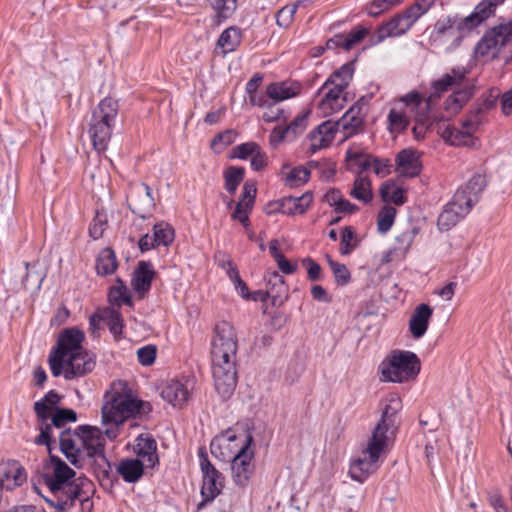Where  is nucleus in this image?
<instances>
[{
    "label": "nucleus",
    "instance_id": "obj_1",
    "mask_svg": "<svg viewBox=\"0 0 512 512\" xmlns=\"http://www.w3.org/2000/svg\"><path fill=\"white\" fill-rule=\"evenodd\" d=\"M237 349L234 328L225 321L217 324L211 348L212 374L215 389L223 399L230 398L237 385Z\"/></svg>",
    "mask_w": 512,
    "mask_h": 512
},
{
    "label": "nucleus",
    "instance_id": "obj_2",
    "mask_svg": "<svg viewBox=\"0 0 512 512\" xmlns=\"http://www.w3.org/2000/svg\"><path fill=\"white\" fill-rule=\"evenodd\" d=\"M106 439L103 431L91 425H79L76 429H64L59 435L61 453L76 469H82L86 457L105 452Z\"/></svg>",
    "mask_w": 512,
    "mask_h": 512
},
{
    "label": "nucleus",
    "instance_id": "obj_3",
    "mask_svg": "<svg viewBox=\"0 0 512 512\" xmlns=\"http://www.w3.org/2000/svg\"><path fill=\"white\" fill-rule=\"evenodd\" d=\"M494 13L490 8V4L482 0L475 6L473 12L466 17H460L456 14L438 19L433 26L431 38L434 41H441L442 37L447 33L450 35L456 33L451 44L446 48L447 52H452L460 46L466 33L481 25Z\"/></svg>",
    "mask_w": 512,
    "mask_h": 512
},
{
    "label": "nucleus",
    "instance_id": "obj_4",
    "mask_svg": "<svg viewBox=\"0 0 512 512\" xmlns=\"http://www.w3.org/2000/svg\"><path fill=\"white\" fill-rule=\"evenodd\" d=\"M152 410L150 403L138 400L131 394L107 391L101 408L104 425H123L129 418L147 414Z\"/></svg>",
    "mask_w": 512,
    "mask_h": 512
},
{
    "label": "nucleus",
    "instance_id": "obj_5",
    "mask_svg": "<svg viewBox=\"0 0 512 512\" xmlns=\"http://www.w3.org/2000/svg\"><path fill=\"white\" fill-rule=\"evenodd\" d=\"M469 70L464 66H457L451 69L450 73L444 74L441 78L432 82L433 95L440 97L455 85L463 84L445 101V108L457 113L473 97L476 91L474 80H467Z\"/></svg>",
    "mask_w": 512,
    "mask_h": 512
},
{
    "label": "nucleus",
    "instance_id": "obj_6",
    "mask_svg": "<svg viewBox=\"0 0 512 512\" xmlns=\"http://www.w3.org/2000/svg\"><path fill=\"white\" fill-rule=\"evenodd\" d=\"M118 111V101L112 97L102 99L92 111L88 133L96 151L103 152L107 149Z\"/></svg>",
    "mask_w": 512,
    "mask_h": 512
},
{
    "label": "nucleus",
    "instance_id": "obj_7",
    "mask_svg": "<svg viewBox=\"0 0 512 512\" xmlns=\"http://www.w3.org/2000/svg\"><path fill=\"white\" fill-rule=\"evenodd\" d=\"M421 362L419 357L404 350H394L387 361L381 365V373L384 381L402 383L414 379L420 372Z\"/></svg>",
    "mask_w": 512,
    "mask_h": 512
},
{
    "label": "nucleus",
    "instance_id": "obj_8",
    "mask_svg": "<svg viewBox=\"0 0 512 512\" xmlns=\"http://www.w3.org/2000/svg\"><path fill=\"white\" fill-rule=\"evenodd\" d=\"M84 339L85 334L78 327L65 328L59 333L56 346L48 356V363L54 377H59L62 372L63 358L86 351L82 345Z\"/></svg>",
    "mask_w": 512,
    "mask_h": 512
},
{
    "label": "nucleus",
    "instance_id": "obj_9",
    "mask_svg": "<svg viewBox=\"0 0 512 512\" xmlns=\"http://www.w3.org/2000/svg\"><path fill=\"white\" fill-rule=\"evenodd\" d=\"M388 445L385 441L371 436L366 449L363 451L367 457L357 458L351 463L349 468L350 477L359 483H364L368 476L378 469V461L381 455L387 451Z\"/></svg>",
    "mask_w": 512,
    "mask_h": 512
},
{
    "label": "nucleus",
    "instance_id": "obj_10",
    "mask_svg": "<svg viewBox=\"0 0 512 512\" xmlns=\"http://www.w3.org/2000/svg\"><path fill=\"white\" fill-rule=\"evenodd\" d=\"M254 444V437L247 433L244 445L239 449L231 460L232 478L235 485L246 487L255 473V463L253 461L255 452L251 449Z\"/></svg>",
    "mask_w": 512,
    "mask_h": 512
},
{
    "label": "nucleus",
    "instance_id": "obj_11",
    "mask_svg": "<svg viewBox=\"0 0 512 512\" xmlns=\"http://www.w3.org/2000/svg\"><path fill=\"white\" fill-rule=\"evenodd\" d=\"M43 468L44 470H52L43 473L42 479L53 494L61 492L76 479V472L63 459L53 453L49 454L48 459L44 461Z\"/></svg>",
    "mask_w": 512,
    "mask_h": 512
},
{
    "label": "nucleus",
    "instance_id": "obj_12",
    "mask_svg": "<svg viewBox=\"0 0 512 512\" xmlns=\"http://www.w3.org/2000/svg\"><path fill=\"white\" fill-rule=\"evenodd\" d=\"M402 409V402L398 397H391L384 406L381 418L372 431L371 436L389 444L394 439L399 426L398 413Z\"/></svg>",
    "mask_w": 512,
    "mask_h": 512
},
{
    "label": "nucleus",
    "instance_id": "obj_13",
    "mask_svg": "<svg viewBox=\"0 0 512 512\" xmlns=\"http://www.w3.org/2000/svg\"><path fill=\"white\" fill-rule=\"evenodd\" d=\"M199 465L202 473L201 490L216 498L225 485L224 475L210 462L205 446L198 448Z\"/></svg>",
    "mask_w": 512,
    "mask_h": 512
},
{
    "label": "nucleus",
    "instance_id": "obj_14",
    "mask_svg": "<svg viewBox=\"0 0 512 512\" xmlns=\"http://www.w3.org/2000/svg\"><path fill=\"white\" fill-rule=\"evenodd\" d=\"M471 200L464 201L461 193H455L450 202H448L437 219V225L440 231H448L454 227L470 211Z\"/></svg>",
    "mask_w": 512,
    "mask_h": 512
},
{
    "label": "nucleus",
    "instance_id": "obj_15",
    "mask_svg": "<svg viewBox=\"0 0 512 512\" xmlns=\"http://www.w3.org/2000/svg\"><path fill=\"white\" fill-rule=\"evenodd\" d=\"M512 28L509 25L500 24L487 31L475 46V53L486 56L492 49L498 52L512 42Z\"/></svg>",
    "mask_w": 512,
    "mask_h": 512
},
{
    "label": "nucleus",
    "instance_id": "obj_16",
    "mask_svg": "<svg viewBox=\"0 0 512 512\" xmlns=\"http://www.w3.org/2000/svg\"><path fill=\"white\" fill-rule=\"evenodd\" d=\"M60 376L73 380L92 372L96 366L95 356L89 351H83L63 358Z\"/></svg>",
    "mask_w": 512,
    "mask_h": 512
},
{
    "label": "nucleus",
    "instance_id": "obj_17",
    "mask_svg": "<svg viewBox=\"0 0 512 512\" xmlns=\"http://www.w3.org/2000/svg\"><path fill=\"white\" fill-rule=\"evenodd\" d=\"M27 479V474L16 460L0 463V486L11 491L21 486Z\"/></svg>",
    "mask_w": 512,
    "mask_h": 512
},
{
    "label": "nucleus",
    "instance_id": "obj_18",
    "mask_svg": "<svg viewBox=\"0 0 512 512\" xmlns=\"http://www.w3.org/2000/svg\"><path fill=\"white\" fill-rule=\"evenodd\" d=\"M396 171L403 177L414 178L421 173L422 163L418 152L413 148L399 151L395 157Z\"/></svg>",
    "mask_w": 512,
    "mask_h": 512
},
{
    "label": "nucleus",
    "instance_id": "obj_19",
    "mask_svg": "<svg viewBox=\"0 0 512 512\" xmlns=\"http://www.w3.org/2000/svg\"><path fill=\"white\" fill-rule=\"evenodd\" d=\"M134 193L137 194V199L133 198L128 207L133 214L145 220L151 216V212L155 208L152 189L148 184L141 183L135 188Z\"/></svg>",
    "mask_w": 512,
    "mask_h": 512
},
{
    "label": "nucleus",
    "instance_id": "obj_20",
    "mask_svg": "<svg viewBox=\"0 0 512 512\" xmlns=\"http://www.w3.org/2000/svg\"><path fill=\"white\" fill-rule=\"evenodd\" d=\"M156 271L150 261H139L132 274V287L140 298L145 297L151 289Z\"/></svg>",
    "mask_w": 512,
    "mask_h": 512
},
{
    "label": "nucleus",
    "instance_id": "obj_21",
    "mask_svg": "<svg viewBox=\"0 0 512 512\" xmlns=\"http://www.w3.org/2000/svg\"><path fill=\"white\" fill-rule=\"evenodd\" d=\"M414 23L415 21L406 11L395 15L377 29L376 43H380L388 37L400 36L406 33Z\"/></svg>",
    "mask_w": 512,
    "mask_h": 512
},
{
    "label": "nucleus",
    "instance_id": "obj_22",
    "mask_svg": "<svg viewBox=\"0 0 512 512\" xmlns=\"http://www.w3.org/2000/svg\"><path fill=\"white\" fill-rule=\"evenodd\" d=\"M134 451L136 455L147 461L148 466L155 468L159 465L157 442L149 433H142L135 439Z\"/></svg>",
    "mask_w": 512,
    "mask_h": 512
},
{
    "label": "nucleus",
    "instance_id": "obj_23",
    "mask_svg": "<svg viewBox=\"0 0 512 512\" xmlns=\"http://www.w3.org/2000/svg\"><path fill=\"white\" fill-rule=\"evenodd\" d=\"M432 314L433 310L428 304L422 303L415 308L409 321V331L415 339L425 335Z\"/></svg>",
    "mask_w": 512,
    "mask_h": 512
},
{
    "label": "nucleus",
    "instance_id": "obj_24",
    "mask_svg": "<svg viewBox=\"0 0 512 512\" xmlns=\"http://www.w3.org/2000/svg\"><path fill=\"white\" fill-rule=\"evenodd\" d=\"M116 472L126 483H136L143 477L145 466L139 458H123L119 461Z\"/></svg>",
    "mask_w": 512,
    "mask_h": 512
},
{
    "label": "nucleus",
    "instance_id": "obj_25",
    "mask_svg": "<svg viewBox=\"0 0 512 512\" xmlns=\"http://www.w3.org/2000/svg\"><path fill=\"white\" fill-rule=\"evenodd\" d=\"M299 91L300 84L297 82H272L266 87L267 101L277 104L298 95Z\"/></svg>",
    "mask_w": 512,
    "mask_h": 512
},
{
    "label": "nucleus",
    "instance_id": "obj_26",
    "mask_svg": "<svg viewBox=\"0 0 512 512\" xmlns=\"http://www.w3.org/2000/svg\"><path fill=\"white\" fill-rule=\"evenodd\" d=\"M68 502L72 503L74 507L76 500H81L86 494H94V484L85 475L79 476L74 479L69 485L61 491Z\"/></svg>",
    "mask_w": 512,
    "mask_h": 512
},
{
    "label": "nucleus",
    "instance_id": "obj_27",
    "mask_svg": "<svg viewBox=\"0 0 512 512\" xmlns=\"http://www.w3.org/2000/svg\"><path fill=\"white\" fill-rule=\"evenodd\" d=\"M161 397L174 407L181 408L189 399V390L182 382L172 380L162 389Z\"/></svg>",
    "mask_w": 512,
    "mask_h": 512
},
{
    "label": "nucleus",
    "instance_id": "obj_28",
    "mask_svg": "<svg viewBox=\"0 0 512 512\" xmlns=\"http://www.w3.org/2000/svg\"><path fill=\"white\" fill-rule=\"evenodd\" d=\"M355 62L356 59L343 64L340 68L335 70L324 82V84L318 89L317 94H321L328 87L335 84L347 89V87L349 86L350 82L353 79V75L355 72Z\"/></svg>",
    "mask_w": 512,
    "mask_h": 512
},
{
    "label": "nucleus",
    "instance_id": "obj_29",
    "mask_svg": "<svg viewBox=\"0 0 512 512\" xmlns=\"http://www.w3.org/2000/svg\"><path fill=\"white\" fill-rule=\"evenodd\" d=\"M328 87L323 96L319 101L318 107L324 113L337 112L343 108V103L347 101L346 95H342L345 88L338 85H332Z\"/></svg>",
    "mask_w": 512,
    "mask_h": 512
},
{
    "label": "nucleus",
    "instance_id": "obj_30",
    "mask_svg": "<svg viewBox=\"0 0 512 512\" xmlns=\"http://www.w3.org/2000/svg\"><path fill=\"white\" fill-rule=\"evenodd\" d=\"M487 185L485 176L481 174L473 175L465 186L460 187L455 193H461L464 201L471 200L470 209L479 201L480 195Z\"/></svg>",
    "mask_w": 512,
    "mask_h": 512
},
{
    "label": "nucleus",
    "instance_id": "obj_31",
    "mask_svg": "<svg viewBox=\"0 0 512 512\" xmlns=\"http://www.w3.org/2000/svg\"><path fill=\"white\" fill-rule=\"evenodd\" d=\"M312 193L305 192L301 196H285L281 198L282 214H304L312 202Z\"/></svg>",
    "mask_w": 512,
    "mask_h": 512
},
{
    "label": "nucleus",
    "instance_id": "obj_32",
    "mask_svg": "<svg viewBox=\"0 0 512 512\" xmlns=\"http://www.w3.org/2000/svg\"><path fill=\"white\" fill-rule=\"evenodd\" d=\"M63 396L55 390L48 391L43 398L34 403L33 409L37 418L50 417V413H53L62 400Z\"/></svg>",
    "mask_w": 512,
    "mask_h": 512
},
{
    "label": "nucleus",
    "instance_id": "obj_33",
    "mask_svg": "<svg viewBox=\"0 0 512 512\" xmlns=\"http://www.w3.org/2000/svg\"><path fill=\"white\" fill-rule=\"evenodd\" d=\"M347 135L355 134L364 123V114L357 105H352L338 121Z\"/></svg>",
    "mask_w": 512,
    "mask_h": 512
},
{
    "label": "nucleus",
    "instance_id": "obj_34",
    "mask_svg": "<svg viewBox=\"0 0 512 512\" xmlns=\"http://www.w3.org/2000/svg\"><path fill=\"white\" fill-rule=\"evenodd\" d=\"M118 267L116 254L110 247L101 250L96 259V271L98 275L107 276L113 274Z\"/></svg>",
    "mask_w": 512,
    "mask_h": 512
},
{
    "label": "nucleus",
    "instance_id": "obj_35",
    "mask_svg": "<svg viewBox=\"0 0 512 512\" xmlns=\"http://www.w3.org/2000/svg\"><path fill=\"white\" fill-rule=\"evenodd\" d=\"M241 38V29L236 26H231L220 34L217 45L221 47L225 53L232 52L239 46Z\"/></svg>",
    "mask_w": 512,
    "mask_h": 512
},
{
    "label": "nucleus",
    "instance_id": "obj_36",
    "mask_svg": "<svg viewBox=\"0 0 512 512\" xmlns=\"http://www.w3.org/2000/svg\"><path fill=\"white\" fill-rule=\"evenodd\" d=\"M50 417L37 418L38 421V429L39 435L35 438V444L46 446L49 454L52 453V444H54L55 438L53 437V427L52 422H49Z\"/></svg>",
    "mask_w": 512,
    "mask_h": 512
},
{
    "label": "nucleus",
    "instance_id": "obj_37",
    "mask_svg": "<svg viewBox=\"0 0 512 512\" xmlns=\"http://www.w3.org/2000/svg\"><path fill=\"white\" fill-rule=\"evenodd\" d=\"M379 193L383 202H392L398 206H401L406 202L405 190L401 187H396L392 181L383 183L380 187Z\"/></svg>",
    "mask_w": 512,
    "mask_h": 512
},
{
    "label": "nucleus",
    "instance_id": "obj_38",
    "mask_svg": "<svg viewBox=\"0 0 512 512\" xmlns=\"http://www.w3.org/2000/svg\"><path fill=\"white\" fill-rule=\"evenodd\" d=\"M350 196L365 204L371 202L373 199L371 180L368 177L358 176L353 183Z\"/></svg>",
    "mask_w": 512,
    "mask_h": 512
},
{
    "label": "nucleus",
    "instance_id": "obj_39",
    "mask_svg": "<svg viewBox=\"0 0 512 512\" xmlns=\"http://www.w3.org/2000/svg\"><path fill=\"white\" fill-rule=\"evenodd\" d=\"M262 80V75L257 73L246 83L245 90L249 96V102L253 106H266L268 104L266 91L264 93L257 92Z\"/></svg>",
    "mask_w": 512,
    "mask_h": 512
},
{
    "label": "nucleus",
    "instance_id": "obj_40",
    "mask_svg": "<svg viewBox=\"0 0 512 512\" xmlns=\"http://www.w3.org/2000/svg\"><path fill=\"white\" fill-rule=\"evenodd\" d=\"M245 176V168L240 166H229L223 173L224 187L228 193L234 194L243 181Z\"/></svg>",
    "mask_w": 512,
    "mask_h": 512
},
{
    "label": "nucleus",
    "instance_id": "obj_41",
    "mask_svg": "<svg viewBox=\"0 0 512 512\" xmlns=\"http://www.w3.org/2000/svg\"><path fill=\"white\" fill-rule=\"evenodd\" d=\"M103 321L106 322L110 332L118 339L122 336L124 323L121 313L115 309H106L103 311Z\"/></svg>",
    "mask_w": 512,
    "mask_h": 512
},
{
    "label": "nucleus",
    "instance_id": "obj_42",
    "mask_svg": "<svg viewBox=\"0 0 512 512\" xmlns=\"http://www.w3.org/2000/svg\"><path fill=\"white\" fill-rule=\"evenodd\" d=\"M77 413L71 408L59 407L50 413V421L55 428H64L68 423L77 421Z\"/></svg>",
    "mask_w": 512,
    "mask_h": 512
},
{
    "label": "nucleus",
    "instance_id": "obj_43",
    "mask_svg": "<svg viewBox=\"0 0 512 512\" xmlns=\"http://www.w3.org/2000/svg\"><path fill=\"white\" fill-rule=\"evenodd\" d=\"M396 216V209L389 205H384L377 215V229L380 233H387L393 226Z\"/></svg>",
    "mask_w": 512,
    "mask_h": 512
},
{
    "label": "nucleus",
    "instance_id": "obj_44",
    "mask_svg": "<svg viewBox=\"0 0 512 512\" xmlns=\"http://www.w3.org/2000/svg\"><path fill=\"white\" fill-rule=\"evenodd\" d=\"M153 238L157 246H168L174 240V230L163 222L156 223L153 227Z\"/></svg>",
    "mask_w": 512,
    "mask_h": 512
},
{
    "label": "nucleus",
    "instance_id": "obj_45",
    "mask_svg": "<svg viewBox=\"0 0 512 512\" xmlns=\"http://www.w3.org/2000/svg\"><path fill=\"white\" fill-rule=\"evenodd\" d=\"M310 177V171L303 167L298 166L293 168L285 177L284 183L285 186L289 188H296L299 187L306 182H308Z\"/></svg>",
    "mask_w": 512,
    "mask_h": 512
},
{
    "label": "nucleus",
    "instance_id": "obj_46",
    "mask_svg": "<svg viewBox=\"0 0 512 512\" xmlns=\"http://www.w3.org/2000/svg\"><path fill=\"white\" fill-rule=\"evenodd\" d=\"M108 219L104 211L96 210L95 216L89 225V236L93 240H98L103 237L104 231L107 228Z\"/></svg>",
    "mask_w": 512,
    "mask_h": 512
},
{
    "label": "nucleus",
    "instance_id": "obj_47",
    "mask_svg": "<svg viewBox=\"0 0 512 512\" xmlns=\"http://www.w3.org/2000/svg\"><path fill=\"white\" fill-rule=\"evenodd\" d=\"M387 120L389 123L388 129L390 133H401L409 126V119L403 112L391 109L388 113Z\"/></svg>",
    "mask_w": 512,
    "mask_h": 512
},
{
    "label": "nucleus",
    "instance_id": "obj_48",
    "mask_svg": "<svg viewBox=\"0 0 512 512\" xmlns=\"http://www.w3.org/2000/svg\"><path fill=\"white\" fill-rule=\"evenodd\" d=\"M108 297L110 302L117 306H121V304L133 305L132 296L127 286L110 287Z\"/></svg>",
    "mask_w": 512,
    "mask_h": 512
},
{
    "label": "nucleus",
    "instance_id": "obj_49",
    "mask_svg": "<svg viewBox=\"0 0 512 512\" xmlns=\"http://www.w3.org/2000/svg\"><path fill=\"white\" fill-rule=\"evenodd\" d=\"M235 137L236 133L232 129L220 132L211 140V148L216 153H221L227 146L234 142Z\"/></svg>",
    "mask_w": 512,
    "mask_h": 512
},
{
    "label": "nucleus",
    "instance_id": "obj_50",
    "mask_svg": "<svg viewBox=\"0 0 512 512\" xmlns=\"http://www.w3.org/2000/svg\"><path fill=\"white\" fill-rule=\"evenodd\" d=\"M298 4H288L281 8L276 14V23L279 27L287 28L293 21Z\"/></svg>",
    "mask_w": 512,
    "mask_h": 512
},
{
    "label": "nucleus",
    "instance_id": "obj_51",
    "mask_svg": "<svg viewBox=\"0 0 512 512\" xmlns=\"http://www.w3.org/2000/svg\"><path fill=\"white\" fill-rule=\"evenodd\" d=\"M485 111L484 107L480 103H477V105L469 111L466 119L462 121V128L477 129Z\"/></svg>",
    "mask_w": 512,
    "mask_h": 512
},
{
    "label": "nucleus",
    "instance_id": "obj_52",
    "mask_svg": "<svg viewBox=\"0 0 512 512\" xmlns=\"http://www.w3.org/2000/svg\"><path fill=\"white\" fill-rule=\"evenodd\" d=\"M260 145L256 142H245L233 148L232 158L246 160L258 151Z\"/></svg>",
    "mask_w": 512,
    "mask_h": 512
},
{
    "label": "nucleus",
    "instance_id": "obj_53",
    "mask_svg": "<svg viewBox=\"0 0 512 512\" xmlns=\"http://www.w3.org/2000/svg\"><path fill=\"white\" fill-rule=\"evenodd\" d=\"M339 122L325 121L318 125L315 129L312 130V136H318L321 134L323 137L328 138L332 143L334 140L335 134L339 128Z\"/></svg>",
    "mask_w": 512,
    "mask_h": 512
},
{
    "label": "nucleus",
    "instance_id": "obj_54",
    "mask_svg": "<svg viewBox=\"0 0 512 512\" xmlns=\"http://www.w3.org/2000/svg\"><path fill=\"white\" fill-rule=\"evenodd\" d=\"M25 274L22 277V285L25 288H29L31 286H34L37 289H40L42 282L44 280V276L37 272V271H31L29 267V263L25 262Z\"/></svg>",
    "mask_w": 512,
    "mask_h": 512
},
{
    "label": "nucleus",
    "instance_id": "obj_55",
    "mask_svg": "<svg viewBox=\"0 0 512 512\" xmlns=\"http://www.w3.org/2000/svg\"><path fill=\"white\" fill-rule=\"evenodd\" d=\"M309 112H304L295 117V119L285 128L287 133L292 135V139H295L298 135H300L306 128L307 118Z\"/></svg>",
    "mask_w": 512,
    "mask_h": 512
},
{
    "label": "nucleus",
    "instance_id": "obj_56",
    "mask_svg": "<svg viewBox=\"0 0 512 512\" xmlns=\"http://www.w3.org/2000/svg\"><path fill=\"white\" fill-rule=\"evenodd\" d=\"M355 237V231L351 226H345L342 229L340 246V253L342 255H349L353 251L356 244H351V241L355 239Z\"/></svg>",
    "mask_w": 512,
    "mask_h": 512
},
{
    "label": "nucleus",
    "instance_id": "obj_57",
    "mask_svg": "<svg viewBox=\"0 0 512 512\" xmlns=\"http://www.w3.org/2000/svg\"><path fill=\"white\" fill-rule=\"evenodd\" d=\"M435 0H417L405 11L416 22L420 16L426 13L434 4Z\"/></svg>",
    "mask_w": 512,
    "mask_h": 512
},
{
    "label": "nucleus",
    "instance_id": "obj_58",
    "mask_svg": "<svg viewBox=\"0 0 512 512\" xmlns=\"http://www.w3.org/2000/svg\"><path fill=\"white\" fill-rule=\"evenodd\" d=\"M476 131V129L456 128L451 145L454 146H471L473 145L472 134Z\"/></svg>",
    "mask_w": 512,
    "mask_h": 512
},
{
    "label": "nucleus",
    "instance_id": "obj_59",
    "mask_svg": "<svg viewBox=\"0 0 512 512\" xmlns=\"http://www.w3.org/2000/svg\"><path fill=\"white\" fill-rule=\"evenodd\" d=\"M95 476L99 480L100 485L104 488H112L114 483L118 481L117 476L112 473L111 462L107 465H104V468L101 470L97 471Z\"/></svg>",
    "mask_w": 512,
    "mask_h": 512
},
{
    "label": "nucleus",
    "instance_id": "obj_60",
    "mask_svg": "<svg viewBox=\"0 0 512 512\" xmlns=\"http://www.w3.org/2000/svg\"><path fill=\"white\" fill-rule=\"evenodd\" d=\"M244 202L245 201H239L236 204L235 209L231 214V217L233 220L239 221L244 228H248L250 226L249 214L252 208H248L246 206L247 204H245Z\"/></svg>",
    "mask_w": 512,
    "mask_h": 512
},
{
    "label": "nucleus",
    "instance_id": "obj_61",
    "mask_svg": "<svg viewBox=\"0 0 512 512\" xmlns=\"http://www.w3.org/2000/svg\"><path fill=\"white\" fill-rule=\"evenodd\" d=\"M399 3L400 0H373L367 9V13L372 17H377Z\"/></svg>",
    "mask_w": 512,
    "mask_h": 512
},
{
    "label": "nucleus",
    "instance_id": "obj_62",
    "mask_svg": "<svg viewBox=\"0 0 512 512\" xmlns=\"http://www.w3.org/2000/svg\"><path fill=\"white\" fill-rule=\"evenodd\" d=\"M157 349L154 345H146L138 349L137 357L140 364L150 366L155 362Z\"/></svg>",
    "mask_w": 512,
    "mask_h": 512
},
{
    "label": "nucleus",
    "instance_id": "obj_63",
    "mask_svg": "<svg viewBox=\"0 0 512 512\" xmlns=\"http://www.w3.org/2000/svg\"><path fill=\"white\" fill-rule=\"evenodd\" d=\"M307 270V277L310 281H319L322 278L321 266L312 258L306 257L301 260Z\"/></svg>",
    "mask_w": 512,
    "mask_h": 512
},
{
    "label": "nucleus",
    "instance_id": "obj_64",
    "mask_svg": "<svg viewBox=\"0 0 512 512\" xmlns=\"http://www.w3.org/2000/svg\"><path fill=\"white\" fill-rule=\"evenodd\" d=\"M335 282L339 286H345L347 285L351 280V273L346 267V265L337 263L333 264V267L331 268Z\"/></svg>",
    "mask_w": 512,
    "mask_h": 512
}]
</instances>
